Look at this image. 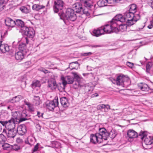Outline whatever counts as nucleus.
Listing matches in <instances>:
<instances>
[{
	"label": "nucleus",
	"mask_w": 153,
	"mask_h": 153,
	"mask_svg": "<svg viewBox=\"0 0 153 153\" xmlns=\"http://www.w3.org/2000/svg\"><path fill=\"white\" fill-rule=\"evenodd\" d=\"M140 19V16L139 14H135L128 11L124 13L123 16L122 14H119L114 17V19L118 22H126L129 26L134 24Z\"/></svg>",
	"instance_id": "nucleus-1"
},
{
	"label": "nucleus",
	"mask_w": 153,
	"mask_h": 153,
	"mask_svg": "<svg viewBox=\"0 0 153 153\" xmlns=\"http://www.w3.org/2000/svg\"><path fill=\"white\" fill-rule=\"evenodd\" d=\"M105 129L100 128L99 129V133L95 134H91L90 135V142L93 144L100 143L104 140V138H106L108 135V133Z\"/></svg>",
	"instance_id": "nucleus-2"
},
{
	"label": "nucleus",
	"mask_w": 153,
	"mask_h": 153,
	"mask_svg": "<svg viewBox=\"0 0 153 153\" xmlns=\"http://www.w3.org/2000/svg\"><path fill=\"white\" fill-rule=\"evenodd\" d=\"M118 22L114 19V17L111 22L110 25H106L102 27V30H103V34L104 33H110L114 32L117 33L118 32Z\"/></svg>",
	"instance_id": "nucleus-3"
},
{
	"label": "nucleus",
	"mask_w": 153,
	"mask_h": 153,
	"mask_svg": "<svg viewBox=\"0 0 153 153\" xmlns=\"http://www.w3.org/2000/svg\"><path fill=\"white\" fill-rule=\"evenodd\" d=\"M109 79L113 83L119 85H127V82L129 83L130 82V80L128 78L123 76H118L116 79L112 77H111Z\"/></svg>",
	"instance_id": "nucleus-4"
},
{
	"label": "nucleus",
	"mask_w": 153,
	"mask_h": 153,
	"mask_svg": "<svg viewBox=\"0 0 153 153\" xmlns=\"http://www.w3.org/2000/svg\"><path fill=\"white\" fill-rule=\"evenodd\" d=\"M13 118L15 120L16 122H18L21 123L22 122L27 120L28 116L25 111L21 112L19 111H15L13 112L12 114Z\"/></svg>",
	"instance_id": "nucleus-5"
},
{
	"label": "nucleus",
	"mask_w": 153,
	"mask_h": 153,
	"mask_svg": "<svg viewBox=\"0 0 153 153\" xmlns=\"http://www.w3.org/2000/svg\"><path fill=\"white\" fill-rule=\"evenodd\" d=\"M0 123L4 126H5L7 130L15 129V124L16 123L15 120L11 118L8 121H0Z\"/></svg>",
	"instance_id": "nucleus-6"
},
{
	"label": "nucleus",
	"mask_w": 153,
	"mask_h": 153,
	"mask_svg": "<svg viewBox=\"0 0 153 153\" xmlns=\"http://www.w3.org/2000/svg\"><path fill=\"white\" fill-rule=\"evenodd\" d=\"M21 32L30 38H33L35 36L34 30L32 28L30 27H22Z\"/></svg>",
	"instance_id": "nucleus-7"
},
{
	"label": "nucleus",
	"mask_w": 153,
	"mask_h": 153,
	"mask_svg": "<svg viewBox=\"0 0 153 153\" xmlns=\"http://www.w3.org/2000/svg\"><path fill=\"white\" fill-rule=\"evenodd\" d=\"M65 18L68 21H74L76 18V14L74 10L71 9L67 10L65 15Z\"/></svg>",
	"instance_id": "nucleus-8"
},
{
	"label": "nucleus",
	"mask_w": 153,
	"mask_h": 153,
	"mask_svg": "<svg viewBox=\"0 0 153 153\" xmlns=\"http://www.w3.org/2000/svg\"><path fill=\"white\" fill-rule=\"evenodd\" d=\"M58 97H56L53 101H50L46 104V107L50 110L52 111L55 107L58 106Z\"/></svg>",
	"instance_id": "nucleus-9"
},
{
	"label": "nucleus",
	"mask_w": 153,
	"mask_h": 153,
	"mask_svg": "<svg viewBox=\"0 0 153 153\" xmlns=\"http://www.w3.org/2000/svg\"><path fill=\"white\" fill-rule=\"evenodd\" d=\"M73 10L76 13H79L82 11L84 14H86L87 15H89L88 10H86V9L83 10L82 4L80 3H76L72 5Z\"/></svg>",
	"instance_id": "nucleus-10"
},
{
	"label": "nucleus",
	"mask_w": 153,
	"mask_h": 153,
	"mask_svg": "<svg viewBox=\"0 0 153 153\" xmlns=\"http://www.w3.org/2000/svg\"><path fill=\"white\" fill-rule=\"evenodd\" d=\"M61 79L62 81V83L64 87L67 84H72L74 81V78L72 77L69 76H67L65 77L62 76Z\"/></svg>",
	"instance_id": "nucleus-11"
},
{
	"label": "nucleus",
	"mask_w": 153,
	"mask_h": 153,
	"mask_svg": "<svg viewBox=\"0 0 153 153\" xmlns=\"http://www.w3.org/2000/svg\"><path fill=\"white\" fill-rule=\"evenodd\" d=\"M64 5V2L61 0H57L54 2L53 6V10L56 13H58L59 10H62Z\"/></svg>",
	"instance_id": "nucleus-12"
},
{
	"label": "nucleus",
	"mask_w": 153,
	"mask_h": 153,
	"mask_svg": "<svg viewBox=\"0 0 153 153\" xmlns=\"http://www.w3.org/2000/svg\"><path fill=\"white\" fill-rule=\"evenodd\" d=\"M8 132L7 134V131L6 129H4L3 130V134L1 135V136H4V135H7L8 137L13 138L16 135V130L12 129L7 130Z\"/></svg>",
	"instance_id": "nucleus-13"
},
{
	"label": "nucleus",
	"mask_w": 153,
	"mask_h": 153,
	"mask_svg": "<svg viewBox=\"0 0 153 153\" xmlns=\"http://www.w3.org/2000/svg\"><path fill=\"white\" fill-rule=\"evenodd\" d=\"M140 135L141 136V139L144 140V143L146 145H150L152 144V137L146 135L143 132H141Z\"/></svg>",
	"instance_id": "nucleus-14"
},
{
	"label": "nucleus",
	"mask_w": 153,
	"mask_h": 153,
	"mask_svg": "<svg viewBox=\"0 0 153 153\" xmlns=\"http://www.w3.org/2000/svg\"><path fill=\"white\" fill-rule=\"evenodd\" d=\"M48 87L52 90H54L56 88L57 85L54 79H51L48 81Z\"/></svg>",
	"instance_id": "nucleus-15"
},
{
	"label": "nucleus",
	"mask_w": 153,
	"mask_h": 153,
	"mask_svg": "<svg viewBox=\"0 0 153 153\" xmlns=\"http://www.w3.org/2000/svg\"><path fill=\"white\" fill-rule=\"evenodd\" d=\"M17 131L19 135H24L27 131L26 126L24 125H19L17 127Z\"/></svg>",
	"instance_id": "nucleus-16"
},
{
	"label": "nucleus",
	"mask_w": 153,
	"mask_h": 153,
	"mask_svg": "<svg viewBox=\"0 0 153 153\" xmlns=\"http://www.w3.org/2000/svg\"><path fill=\"white\" fill-rule=\"evenodd\" d=\"M0 42V50L1 52L4 53L8 52L10 50V47L7 44H2Z\"/></svg>",
	"instance_id": "nucleus-17"
},
{
	"label": "nucleus",
	"mask_w": 153,
	"mask_h": 153,
	"mask_svg": "<svg viewBox=\"0 0 153 153\" xmlns=\"http://www.w3.org/2000/svg\"><path fill=\"white\" fill-rule=\"evenodd\" d=\"M26 43H20L19 45V49L21 51H22L26 52L27 47L26 44H27L28 43V40L27 38L25 39Z\"/></svg>",
	"instance_id": "nucleus-18"
},
{
	"label": "nucleus",
	"mask_w": 153,
	"mask_h": 153,
	"mask_svg": "<svg viewBox=\"0 0 153 153\" xmlns=\"http://www.w3.org/2000/svg\"><path fill=\"white\" fill-rule=\"evenodd\" d=\"M60 100L62 105L64 108H67L69 105L68 99L66 97H62L60 98Z\"/></svg>",
	"instance_id": "nucleus-19"
},
{
	"label": "nucleus",
	"mask_w": 153,
	"mask_h": 153,
	"mask_svg": "<svg viewBox=\"0 0 153 153\" xmlns=\"http://www.w3.org/2000/svg\"><path fill=\"white\" fill-rule=\"evenodd\" d=\"M5 24L6 26L13 27L15 25V21L9 18H7L5 20Z\"/></svg>",
	"instance_id": "nucleus-20"
},
{
	"label": "nucleus",
	"mask_w": 153,
	"mask_h": 153,
	"mask_svg": "<svg viewBox=\"0 0 153 153\" xmlns=\"http://www.w3.org/2000/svg\"><path fill=\"white\" fill-rule=\"evenodd\" d=\"M102 129H105L106 131V132L108 133V135L106 137V138H104V140H107L108 138L110 137L111 138H114L116 136V134L114 131H111L110 132H109L105 128H101Z\"/></svg>",
	"instance_id": "nucleus-21"
},
{
	"label": "nucleus",
	"mask_w": 153,
	"mask_h": 153,
	"mask_svg": "<svg viewBox=\"0 0 153 153\" xmlns=\"http://www.w3.org/2000/svg\"><path fill=\"white\" fill-rule=\"evenodd\" d=\"M127 135L129 138H133L137 136V134L133 130L129 129L128 131Z\"/></svg>",
	"instance_id": "nucleus-22"
},
{
	"label": "nucleus",
	"mask_w": 153,
	"mask_h": 153,
	"mask_svg": "<svg viewBox=\"0 0 153 153\" xmlns=\"http://www.w3.org/2000/svg\"><path fill=\"white\" fill-rule=\"evenodd\" d=\"M146 71L149 73L153 72V62H149L146 64Z\"/></svg>",
	"instance_id": "nucleus-23"
},
{
	"label": "nucleus",
	"mask_w": 153,
	"mask_h": 153,
	"mask_svg": "<svg viewBox=\"0 0 153 153\" xmlns=\"http://www.w3.org/2000/svg\"><path fill=\"white\" fill-rule=\"evenodd\" d=\"M138 86L139 88L143 91H148L149 90V88L145 83H141L138 85Z\"/></svg>",
	"instance_id": "nucleus-24"
},
{
	"label": "nucleus",
	"mask_w": 153,
	"mask_h": 153,
	"mask_svg": "<svg viewBox=\"0 0 153 153\" xmlns=\"http://www.w3.org/2000/svg\"><path fill=\"white\" fill-rule=\"evenodd\" d=\"M103 34V30H102V27L99 28L98 29L94 30L93 31V35L98 37Z\"/></svg>",
	"instance_id": "nucleus-25"
},
{
	"label": "nucleus",
	"mask_w": 153,
	"mask_h": 153,
	"mask_svg": "<svg viewBox=\"0 0 153 153\" xmlns=\"http://www.w3.org/2000/svg\"><path fill=\"white\" fill-rule=\"evenodd\" d=\"M26 144L29 145L31 146L33 145L35 142V138L32 137H29L27 138V140L25 141Z\"/></svg>",
	"instance_id": "nucleus-26"
},
{
	"label": "nucleus",
	"mask_w": 153,
	"mask_h": 153,
	"mask_svg": "<svg viewBox=\"0 0 153 153\" xmlns=\"http://www.w3.org/2000/svg\"><path fill=\"white\" fill-rule=\"evenodd\" d=\"M15 25L20 28V32L22 31V27H26L24 25V22L20 19H17L15 21Z\"/></svg>",
	"instance_id": "nucleus-27"
},
{
	"label": "nucleus",
	"mask_w": 153,
	"mask_h": 153,
	"mask_svg": "<svg viewBox=\"0 0 153 153\" xmlns=\"http://www.w3.org/2000/svg\"><path fill=\"white\" fill-rule=\"evenodd\" d=\"M24 57V54L22 52L18 51L15 54V58L17 60L21 61Z\"/></svg>",
	"instance_id": "nucleus-28"
},
{
	"label": "nucleus",
	"mask_w": 153,
	"mask_h": 153,
	"mask_svg": "<svg viewBox=\"0 0 153 153\" xmlns=\"http://www.w3.org/2000/svg\"><path fill=\"white\" fill-rule=\"evenodd\" d=\"M20 10L23 13H27L31 11L30 7L29 5L26 7L22 6L20 8Z\"/></svg>",
	"instance_id": "nucleus-29"
},
{
	"label": "nucleus",
	"mask_w": 153,
	"mask_h": 153,
	"mask_svg": "<svg viewBox=\"0 0 153 153\" xmlns=\"http://www.w3.org/2000/svg\"><path fill=\"white\" fill-rule=\"evenodd\" d=\"M45 8V6L41 5L39 4H35L33 5L32 8L33 10L38 11L40 10L43 9Z\"/></svg>",
	"instance_id": "nucleus-30"
},
{
	"label": "nucleus",
	"mask_w": 153,
	"mask_h": 153,
	"mask_svg": "<svg viewBox=\"0 0 153 153\" xmlns=\"http://www.w3.org/2000/svg\"><path fill=\"white\" fill-rule=\"evenodd\" d=\"M81 2L84 4V6L89 8L91 7L92 5L91 4V1L90 0H79Z\"/></svg>",
	"instance_id": "nucleus-31"
},
{
	"label": "nucleus",
	"mask_w": 153,
	"mask_h": 153,
	"mask_svg": "<svg viewBox=\"0 0 153 153\" xmlns=\"http://www.w3.org/2000/svg\"><path fill=\"white\" fill-rule=\"evenodd\" d=\"M125 24H121L119 26V29H118V31H119L122 32H125L126 31L127 29V26H128L127 23Z\"/></svg>",
	"instance_id": "nucleus-32"
},
{
	"label": "nucleus",
	"mask_w": 153,
	"mask_h": 153,
	"mask_svg": "<svg viewBox=\"0 0 153 153\" xmlns=\"http://www.w3.org/2000/svg\"><path fill=\"white\" fill-rule=\"evenodd\" d=\"M31 85L32 87L34 88L36 87H40L41 85L39 81L35 80L33 81Z\"/></svg>",
	"instance_id": "nucleus-33"
},
{
	"label": "nucleus",
	"mask_w": 153,
	"mask_h": 153,
	"mask_svg": "<svg viewBox=\"0 0 153 153\" xmlns=\"http://www.w3.org/2000/svg\"><path fill=\"white\" fill-rule=\"evenodd\" d=\"M98 5L100 7H102L107 5V0H100L97 2Z\"/></svg>",
	"instance_id": "nucleus-34"
},
{
	"label": "nucleus",
	"mask_w": 153,
	"mask_h": 153,
	"mask_svg": "<svg viewBox=\"0 0 153 153\" xmlns=\"http://www.w3.org/2000/svg\"><path fill=\"white\" fill-rule=\"evenodd\" d=\"M130 7L128 11L130 12H132L134 14L137 11V6L134 4H132L130 6Z\"/></svg>",
	"instance_id": "nucleus-35"
},
{
	"label": "nucleus",
	"mask_w": 153,
	"mask_h": 153,
	"mask_svg": "<svg viewBox=\"0 0 153 153\" xmlns=\"http://www.w3.org/2000/svg\"><path fill=\"white\" fill-rule=\"evenodd\" d=\"M21 97L20 95H18L13 97L12 99L10 100V101L12 103H14L19 101Z\"/></svg>",
	"instance_id": "nucleus-36"
},
{
	"label": "nucleus",
	"mask_w": 153,
	"mask_h": 153,
	"mask_svg": "<svg viewBox=\"0 0 153 153\" xmlns=\"http://www.w3.org/2000/svg\"><path fill=\"white\" fill-rule=\"evenodd\" d=\"M77 81V84H78V85H79L80 88L85 86V81L82 78H81Z\"/></svg>",
	"instance_id": "nucleus-37"
},
{
	"label": "nucleus",
	"mask_w": 153,
	"mask_h": 153,
	"mask_svg": "<svg viewBox=\"0 0 153 153\" xmlns=\"http://www.w3.org/2000/svg\"><path fill=\"white\" fill-rule=\"evenodd\" d=\"M3 149L4 150H10L12 149V145L7 143H5L2 146Z\"/></svg>",
	"instance_id": "nucleus-38"
},
{
	"label": "nucleus",
	"mask_w": 153,
	"mask_h": 153,
	"mask_svg": "<svg viewBox=\"0 0 153 153\" xmlns=\"http://www.w3.org/2000/svg\"><path fill=\"white\" fill-rule=\"evenodd\" d=\"M121 0H107L108 4H114L117 3L120 1Z\"/></svg>",
	"instance_id": "nucleus-39"
},
{
	"label": "nucleus",
	"mask_w": 153,
	"mask_h": 153,
	"mask_svg": "<svg viewBox=\"0 0 153 153\" xmlns=\"http://www.w3.org/2000/svg\"><path fill=\"white\" fill-rule=\"evenodd\" d=\"M105 105L100 104L97 106V110H101L103 108H104L106 107Z\"/></svg>",
	"instance_id": "nucleus-40"
},
{
	"label": "nucleus",
	"mask_w": 153,
	"mask_h": 153,
	"mask_svg": "<svg viewBox=\"0 0 153 153\" xmlns=\"http://www.w3.org/2000/svg\"><path fill=\"white\" fill-rule=\"evenodd\" d=\"M12 149L15 151L18 150L20 149V146L16 144H15L13 146L12 145Z\"/></svg>",
	"instance_id": "nucleus-41"
},
{
	"label": "nucleus",
	"mask_w": 153,
	"mask_h": 153,
	"mask_svg": "<svg viewBox=\"0 0 153 153\" xmlns=\"http://www.w3.org/2000/svg\"><path fill=\"white\" fill-rule=\"evenodd\" d=\"M4 0H0V11H2L3 9L4 6L3 4Z\"/></svg>",
	"instance_id": "nucleus-42"
},
{
	"label": "nucleus",
	"mask_w": 153,
	"mask_h": 153,
	"mask_svg": "<svg viewBox=\"0 0 153 153\" xmlns=\"http://www.w3.org/2000/svg\"><path fill=\"white\" fill-rule=\"evenodd\" d=\"M72 74L74 75V78L76 79V81L81 78L77 74V73L74 72L72 73Z\"/></svg>",
	"instance_id": "nucleus-43"
},
{
	"label": "nucleus",
	"mask_w": 153,
	"mask_h": 153,
	"mask_svg": "<svg viewBox=\"0 0 153 153\" xmlns=\"http://www.w3.org/2000/svg\"><path fill=\"white\" fill-rule=\"evenodd\" d=\"M34 99L35 100H36L37 102L36 103L37 105H39L40 104V100L39 97L38 96H35L34 97Z\"/></svg>",
	"instance_id": "nucleus-44"
},
{
	"label": "nucleus",
	"mask_w": 153,
	"mask_h": 153,
	"mask_svg": "<svg viewBox=\"0 0 153 153\" xmlns=\"http://www.w3.org/2000/svg\"><path fill=\"white\" fill-rule=\"evenodd\" d=\"M29 108V111L31 112L33 111L34 110V108L33 107V105L30 104L28 106Z\"/></svg>",
	"instance_id": "nucleus-45"
},
{
	"label": "nucleus",
	"mask_w": 153,
	"mask_h": 153,
	"mask_svg": "<svg viewBox=\"0 0 153 153\" xmlns=\"http://www.w3.org/2000/svg\"><path fill=\"white\" fill-rule=\"evenodd\" d=\"M7 32H4V33H1L0 36V42H2L3 41V39L4 38V35L6 34Z\"/></svg>",
	"instance_id": "nucleus-46"
},
{
	"label": "nucleus",
	"mask_w": 153,
	"mask_h": 153,
	"mask_svg": "<svg viewBox=\"0 0 153 153\" xmlns=\"http://www.w3.org/2000/svg\"><path fill=\"white\" fill-rule=\"evenodd\" d=\"M39 144L38 143H37L36 145H35L33 150V152H35L37 151L38 149L39 146Z\"/></svg>",
	"instance_id": "nucleus-47"
},
{
	"label": "nucleus",
	"mask_w": 153,
	"mask_h": 153,
	"mask_svg": "<svg viewBox=\"0 0 153 153\" xmlns=\"http://www.w3.org/2000/svg\"><path fill=\"white\" fill-rule=\"evenodd\" d=\"M35 126L36 129H37V131H39L41 129V126L38 123H36L35 124Z\"/></svg>",
	"instance_id": "nucleus-48"
},
{
	"label": "nucleus",
	"mask_w": 153,
	"mask_h": 153,
	"mask_svg": "<svg viewBox=\"0 0 153 153\" xmlns=\"http://www.w3.org/2000/svg\"><path fill=\"white\" fill-rule=\"evenodd\" d=\"M40 71H42L45 74H46L50 72L48 70H46L44 68H42L40 69Z\"/></svg>",
	"instance_id": "nucleus-49"
},
{
	"label": "nucleus",
	"mask_w": 153,
	"mask_h": 153,
	"mask_svg": "<svg viewBox=\"0 0 153 153\" xmlns=\"http://www.w3.org/2000/svg\"><path fill=\"white\" fill-rule=\"evenodd\" d=\"M126 65L129 67L132 68L134 64L133 63L127 62H126Z\"/></svg>",
	"instance_id": "nucleus-50"
},
{
	"label": "nucleus",
	"mask_w": 153,
	"mask_h": 153,
	"mask_svg": "<svg viewBox=\"0 0 153 153\" xmlns=\"http://www.w3.org/2000/svg\"><path fill=\"white\" fill-rule=\"evenodd\" d=\"M16 141L17 143L19 144H22L23 143L22 140L20 138H18Z\"/></svg>",
	"instance_id": "nucleus-51"
},
{
	"label": "nucleus",
	"mask_w": 153,
	"mask_h": 153,
	"mask_svg": "<svg viewBox=\"0 0 153 153\" xmlns=\"http://www.w3.org/2000/svg\"><path fill=\"white\" fill-rule=\"evenodd\" d=\"M77 81H76L75 83L74 84L73 87L74 88L76 89L78 88H80L79 85H78V84H77Z\"/></svg>",
	"instance_id": "nucleus-52"
},
{
	"label": "nucleus",
	"mask_w": 153,
	"mask_h": 153,
	"mask_svg": "<svg viewBox=\"0 0 153 153\" xmlns=\"http://www.w3.org/2000/svg\"><path fill=\"white\" fill-rule=\"evenodd\" d=\"M43 114V113H40L39 111L37 112V115L39 117H42Z\"/></svg>",
	"instance_id": "nucleus-53"
},
{
	"label": "nucleus",
	"mask_w": 153,
	"mask_h": 153,
	"mask_svg": "<svg viewBox=\"0 0 153 153\" xmlns=\"http://www.w3.org/2000/svg\"><path fill=\"white\" fill-rule=\"evenodd\" d=\"M92 53L91 52H89L88 53H83V55L84 56H90L92 55Z\"/></svg>",
	"instance_id": "nucleus-54"
},
{
	"label": "nucleus",
	"mask_w": 153,
	"mask_h": 153,
	"mask_svg": "<svg viewBox=\"0 0 153 153\" xmlns=\"http://www.w3.org/2000/svg\"><path fill=\"white\" fill-rule=\"evenodd\" d=\"M76 64L77 65H78L79 63L77 61H76L74 62H72L70 64V65L72 66V65H74V64Z\"/></svg>",
	"instance_id": "nucleus-55"
},
{
	"label": "nucleus",
	"mask_w": 153,
	"mask_h": 153,
	"mask_svg": "<svg viewBox=\"0 0 153 153\" xmlns=\"http://www.w3.org/2000/svg\"><path fill=\"white\" fill-rule=\"evenodd\" d=\"M90 46L92 48H97L100 47V46L99 45H91Z\"/></svg>",
	"instance_id": "nucleus-56"
},
{
	"label": "nucleus",
	"mask_w": 153,
	"mask_h": 153,
	"mask_svg": "<svg viewBox=\"0 0 153 153\" xmlns=\"http://www.w3.org/2000/svg\"><path fill=\"white\" fill-rule=\"evenodd\" d=\"M92 97H97L98 96V94L97 93H95L94 94H93L92 95Z\"/></svg>",
	"instance_id": "nucleus-57"
},
{
	"label": "nucleus",
	"mask_w": 153,
	"mask_h": 153,
	"mask_svg": "<svg viewBox=\"0 0 153 153\" xmlns=\"http://www.w3.org/2000/svg\"><path fill=\"white\" fill-rule=\"evenodd\" d=\"M25 104L27 105L28 106V105H29L31 103H30L29 102H27V101H25Z\"/></svg>",
	"instance_id": "nucleus-58"
},
{
	"label": "nucleus",
	"mask_w": 153,
	"mask_h": 153,
	"mask_svg": "<svg viewBox=\"0 0 153 153\" xmlns=\"http://www.w3.org/2000/svg\"><path fill=\"white\" fill-rule=\"evenodd\" d=\"M106 105V107L105 108H106L107 109H110V106L109 105Z\"/></svg>",
	"instance_id": "nucleus-59"
},
{
	"label": "nucleus",
	"mask_w": 153,
	"mask_h": 153,
	"mask_svg": "<svg viewBox=\"0 0 153 153\" xmlns=\"http://www.w3.org/2000/svg\"><path fill=\"white\" fill-rule=\"evenodd\" d=\"M150 6L152 9H153V1L151 2Z\"/></svg>",
	"instance_id": "nucleus-60"
},
{
	"label": "nucleus",
	"mask_w": 153,
	"mask_h": 153,
	"mask_svg": "<svg viewBox=\"0 0 153 153\" xmlns=\"http://www.w3.org/2000/svg\"><path fill=\"white\" fill-rule=\"evenodd\" d=\"M142 25V27H140V28L141 29H142L145 26V25L144 23H143Z\"/></svg>",
	"instance_id": "nucleus-61"
},
{
	"label": "nucleus",
	"mask_w": 153,
	"mask_h": 153,
	"mask_svg": "<svg viewBox=\"0 0 153 153\" xmlns=\"http://www.w3.org/2000/svg\"><path fill=\"white\" fill-rule=\"evenodd\" d=\"M140 63H141V64L142 65H144L145 64V62H143V61H140Z\"/></svg>",
	"instance_id": "nucleus-62"
},
{
	"label": "nucleus",
	"mask_w": 153,
	"mask_h": 153,
	"mask_svg": "<svg viewBox=\"0 0 153 153\" xmlns=\"http://www.w3.org/2000/svg\"><path fill=\"white\" fill-rule=\"evenodd\" d=\"M2 129V126H1L0 125V132L1 131Z\"/></svg>",
	"instance_id": "nucleus-63"
},
{
	"label": "nucleus",
	"mask_w": 153,
	"mask_h": 153,
	"mask_svg": "<svg viewBox=\"0 0 153 153\" xmlns=\"http://www.w3.org/2000/svg\"><path fill=\"white\" fill-rule=\"evenodd\" d=\"M152 144H153V137H152Z\"/></svg>",
	"instance_id": "nucleus-64"
}]
</instances>
